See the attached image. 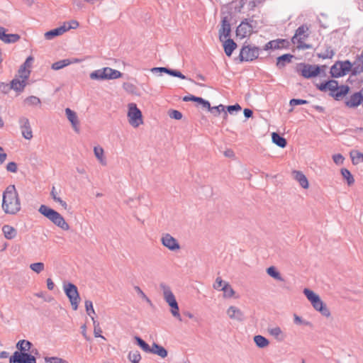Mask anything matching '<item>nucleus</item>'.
I'll use <instances>...</instances> for the list:
<instances>
[{"instance_id": "54", "label": "nucleus", "mask_w": 363, "mask_h": 363, "mask_svg": "<svg viewBox=\"0 0 363 363\" xmlns=\"http://www.w3.org/2000/svg\"><path fill=\"white\" fill-rule=\"evenodd\" d=\"M168 115L171 118L176 120H180L182 118V113L177 110H170L168 113Z\"/></svg>"}, {"instance_id": "39", "label": "nucleus", "mask_w": 363, "mask_h": 363, "mask_svg": "<svg viewBox=\"0 0 363 363\" xmlns=\"http://www.w3.org/2000/svg\"><path fill=\"white\" fill-rule=\"evenodd\" d=\"M284 42V40H271L268 42L264 49L265 50H271V49H279L282 46L283 43Z\"/></svg>"}, {"instance_id": "19", "label": "nucleus", "mask_w": 363, "mask_h": 363, "mask_svg": "<svg viewBox=\"0 0 363 363\" xmlns=\"http://www.w3.org/2000/svg\"><path fill=\"white\" fill-rule=\"evenodd\" d=\"M65 114L68 121L71 123L72 126L74 131L78 133L79 131V120L77 113L69 108H65Z\"/></svg>"}, {"instance_id": "41", "label": "nucleus", "mask_w": 363, "mask_h": 363, "mask_svg": "<svg viewBox=\"0 0 363 363\" xmlns=\"http://www.w3.org/2000/svg\"><path fill=\"white\" fill-rule=\"evenodd\" d=\"M220 291H223V297L225 298H231L235 295V291L229 283L224 284L223 287L220 289Z\"/></svg>"}, {"instance_id": "15", "label": "nucleus", "mask_w": 363, "mask_h": 363, "mask_svg": "<svg viewBox=\"0 0 363 363\" xmlns=\"http://www.w3.org/2000/svg\"><path fill=\"white\" fill-rule=\"evenodd\" d=\"M226 314L230 319L238 322H242L245 319L244 313L239 308L235 306H230L228 307L226 310Z\"/></svg>"}, {"instance_id": "50", "label": "nucleus", "mask_w": 363, "mask_h": 363, "mask_svg": "<svg viewBox=\"0 0 363 363\" xmlns=\"http://www.w3.org/2000/svg\"><path fill=\"white\" fill-rule=\"evenodd\" d=\"M30 268L37 274L40 273L45 269V265L43 262H35L30 264Z\"/></svg>"}, {"instance_id": "49", "label": "nucleus", "mask_w": 363, "mask_h": 363, "mask_svg": "<svg viewBox=\"0 0 363 363\" xmlns=\"http://www.w3.org/2000/svg\"><path fill=\"white\" fill-rule=\"evenodd\" d=\"M334 54V51L330 48H327L324 52L318 53V56L322 59H331Z\"/></svg>"}, {"instance_id": "61", "label": "nucleus", "mask_w": 363, "mask_h": 363, "mask_svg": "<svg viewBox=\"0 0 363 363\" xmlns=\"http://www.w3.org/2000/svg\"><path fill=\"white\" fill-rule=\"evenodd\" d=\"M67 24V27L65 26L66 28V31H68L70 29H75L79 26V23L75 20L68 21Z\"/></svg>"}, {"instance_id": "30", "label": "nucleus", "mask_w": 363, "mask_h": 363, "mask_svg": "<svg viewBox=\"0 0 363 363\" xmlns=\"http://www.w3.org/2000/svg\"><path fill=\"white\" fill-rule=\"evenodd\" d=\"M149 353L157 354L162 358H165L167 356V350L162 346L155 342L152 344V347H150Z\"/></svg>"}, {"instance_id": "58", "label": "nucleus", "mask_w": 363, "mask_h": 363, "mask_svg": "<svg viewBox=\"0 0 363 363\" xmlns=\"http://www.w3.org/2000/svg\"><path fill=\"white\" fill-rule=\"evenodd\" d=\"M225 111V106L222 104L219 105V106H214V107H211L210 111L216 115H218L220 112L222 111Z\"/></svg>"}, {"instance_id": "16", "label": "nucleus", "mask_w": 363, "mask_h": 363, "mask_svg": "<svg viewBox=\"0 0 363 363\" xmlns=\"http://www.w3.org/2000/svg\"><path fill=\"white\" fill-rule=\"evenodd\" d=\"M320 72L318 65H304L301 69V75L305 78H311L318 75Z\"/></svg>"}, {"instance_id": "12", "label": "nucleus", "mask_w": 363, "mask_h": 363, "mask_svg": "<svg viewBox=\"0 0 363 363\" xmlns=\"http://www.w3.org/2000/svg\"><path fill=\"white\" fill-rule=\"evenodd\" d=\"M10 363H36V359L28 353L15 352L10 357Z\"/></svg>"}, {"instance_id": "28", "label": "nucleus", "mask_w": 363, "mask_h": 363, "mask_svg": "<svg viewBox=\"0 0 363 363\" xmlns=\"http://www.w3.org/2000/svg\"><path fill=\"white\" fill-rule=\"evenodd\" d=\"M94 154L102 166H106L107 164V161L104 155V150L102 147L99 145L95 146L94 147Z\"/></svg>"}, {"instance_id": "8", "label": "nucleus", "mask_w": 363, "mask_h": 363, "mask_svg": "<svg viewBox=\"0 0 363 363\" xmlns=\"http://www.w3.org/2000/svg\"><path fill=\"white\" fill-rule=\"evenodd\" d=\"M352 64L349 60L337 61L330 68L332 77L337 78L348 74L352 71Z\"/></svg>"}, {"instance_id": "56", "label": "nucleus", "mask_w": 363, "mask_h": 363, "mask_svg": "<svg viewBox=\"0 0 363 363\" xmlns=\"http://www.w3.org/2000/svg\"><path fill=\"white\" fill-rule=\"evenodd\" d=\"M45 361L47 363H68L66 360L59 357H45Z\"/></svg>"}, {"instance_id": "13", "label": "nucleus", "mask_w": 363, "mask_h": 363, "mask_svg": "<svg viewBox=\"0 0 363 363\" xmlns=\"http://www.w3.org/2000/svg\"><path fill=\"white\" fill-rule=\"evenodd\" d=\"M34 58L32 56L27 57L24 63L20 67L18 74L16 76L24 80H28L30 74V67Z\"/></svg>"}, {"instance_id": "14", "label": "nucleus", "mask_w": 363, "mask_h": 363, "mask_svg": "<svg viewBox=\"0 0 363 363\" xmlns=\"http://www.w3.org/2000/svg\"><path fill=\"white\" fill-rule=\"evenodd\" d=\"M18 123L23 137L26 140H30L33 138V132L29 119L26 117H21L19 118Z\"/></svg>"}, {"instance_id": "33", "label": "nucleus", "mask_w": 363, "mask_h": 363, "mask_svg": "<svg viewBox=\"0 0 363 363\" xmlns=\"http://www.w3.org/2000/svg\"><path fill=\"white\" fill-rule=\"evenodd\" d=\"M2 232L4 237L8 240L13 239L17 235V230L9 225H4L2 227Z\"/></svg>"}, {"instance_id": "10", "label": "nucleus", "mask_w": 363, "mask_h": 363, "mask_svg": "<svg viewBox=\"0 0 363 363\" xmlns=\"http://www.w3.org/2000/svg\"><path fill=\"white\" fill-rule=\"evenodd\" d=\"M259 50L257 47L251 45H244L240 52V59L241 61H252L259 56Z\"/></svg>"}, {"instance_id": "22", "label": "nucleus", "mask_w": 363, "mask_h": 363, "mask_svg": "<svg viewBox=\"0 0 363 363\" xmlns=\"http://www.w3.org/2000/svg\"><path fill=\"white\" fill-rule=\"evenodd\" d=\"M363 101V95L361 92H357L352 94L350 99L346 101V105L350 108L358 106Z\"/></svg>"}, {"instance_id": "64", "label": "nucleus", "mask_w": 363, "mask_h": 363, "mask_svg": "<svg viewBox=\"0 0 363 363\" xmlns=\"http://www.w3.org/2000/svg\"><path fill=\"white\" fill-rule=\"evenodd\" d=\"M7 157V155L4 152L3 148L0 146V164L4 162Z\"/></svg>"}, {"instance_id": "26", "label": "nucleus", "mask_w": 363, "mask_h": 363, "mask_svg": "<svg viewBox=\"0 0 363 363\" xmlns=\"http://www.w3.org/2000/svg\"><path fill=\"white\" fill-rule=\"evenodd\" d=\"M338 83L335 80H329L325 83H322L320 84L317 85V87L319 90L322 91H326L327 90H330L332 93H335L337 90Z\"/></svg>"}, {"instance_id": "34", "label": "nucleus", "mask_w": 363, "mask_h": 363, "mask_svg": "<svg viewBox=\"0 0 363 363\" xmlns=\"http://www.w3.org/2000/svg\"><path fill=\"white\" fill-rule=\"evenodd\" d=\"M272 140L274 144L281 148H284L286 146L287 143L286 139L277 133H272Z\"/></svg>"}, {"instance_id": "3", "label": "nucleus", "mask_w": 363, "mask_h": 363, "mask_svg": "<svg viewBox=\"0 0 363 363\" xmlns=\"http://www.w3.org/2000/svg\"><path fill=\"white\" fill-rule=\"evenodd\" d=\"M160 289L162 291L163 298L171 307L172 315L177 318L179 321H182V318L179 313V306L170 286L165 283L162 282L160 284Z\"/></svg>"}, {"instance_id": "35", "label": "nucleus", "mask_w": 363, "mask_h": 363, "mask_svg": "<svg viewBox=\"0 0 363 363\" xmlns=\"http://www.w3.org/2000/svg\"><path fill=\"white\" fill-rule=\"evenodd\" d=\"M267 274L274 279L280 281H283L284 279L281 277L280 272L277 271L275 267L271 266L266 269Z\"/></svg>"}, {"instance_id": "11", "label": "nucleus", "mask_w": 363, "mask_h": 363, "mask_svg": "<svg viewBox=\"0 0 363 363\" xmlns=\"http://www.w3.org/2000/svg\"><path fill=\"white\" fill-rule=\"evenodd\" d=\"M160 240L162 245L170 251L175 252L180 250L179 242L169 233L162 234Z\"/></svg>"}, {"instance_id": "47", "label": "nucleus", "mask_w": 363, "mask_h": 363, "mask_svg": "<svg viewBox=\"0 0 363 363\" xmlns=\"http://www.w3.org/2000/svg\"><path fill=\"white\" fill-rule=\"evenodd\" d=\"M123 89L131 94H136L137 93V87L135 85H134L132 83L130 82H124L123 84Z\"/></svg>"}, {"instance_id": "2", "label": "nucleus", "mask_w": 363, "mask_h": 363, "mask_svg": "<svg viewBox=\"0 0 363 363\" xmlns=\"http://www.w3.org/2000/svg\"><path fill=\"white\" fill-rule=\"evenodd\" d=\"M38 211L61 229L64 230H68L69 229V224L57 211L45 205H41L39 207Z\"/></svg>"}, {"instance_id": "20", "label": "nucleus", "mask_w": 363, "mask_h": 363, "mask_svg": "<svg viewBox=\"0 0 363 363\" xmlns=\"http://www.w3.org/2000/svg\"><path fill=\"white\" fill-rule=\"evenodd\" d=\"M81 62L82 60L78 58L64 59L53 63L51 67L54 70H59L71 64L79 63Z\"/></svg>"}, {"instance_id": "38", "label": "nucleus", "mask_w": 363, "mask_h": 363, "mask_svg": "<svg viewBox=\"0 0 363 363\" xmlns=\"http://www.w3.org/2000/svg\"><path fill=\"white\" fill-rule=\"evenodd\" d=\"M340 172L342 177L347 181V185L352 186L354 183V179L351 172L346 168H342Z\"/></svg>"}, {"instance_id": "57", "label": "nucleus", "mask_w": 363, "mask_h": 363, "mask_svg": "<svg viewBox=\"0 0 363 363\" xmlns=\"http://www.w3.org/2000/svg\"><path fill=\"white\" fill-rule=\"evenodd\" d=\"M308 101L303 100V99H291L289 101V104L291 106H297V105H303L308 104Z\"/></svg>"}, {"instance_id": "53", "label": "nucleus", "mask_w": 363, "mask_h": 363, "mask_svg": "<svg viewBox=\"0 0 363 363\" xmlns=\"http://www.w3.org/2000/svg\"><path fill=\"white\" fill-rule=\"evenodd\" d=\"M228 282L224 281L222 280L221 277H218L216 279L214 284H213V287L216 290H220L221 288L223 287L224 284H228Z\"/></svg>"}, {"instance_id": "46", "label": "nucleus", "mask_w": 363, "mask_h": 363, "mask_svg": "<svg viewBox=\"0 0 363 363\" xmlns=\"http://www.w3.org/2000/svg\"><path fill=\"white\" fill-rule=\"evenodd\" d=\"M91 320L93 321V325H94V336L96 337H101L103 339H105L104 337L101 335L102 333V330L99 326V323L95 320L94 317H91Z\"/></svg>"}, {"instance_id": "27", "label": "nucleus", "mask_w": 363, "mask_h": 363, "mask_svg": "<svg viewBox=\"0 0 363 363\" xmlns=\"http://www.w3.org/2000/svg\"><path fill=\"white\" fill-rule=\"evenodd\" d=\"M230 33V25L225 20L223 19L222 21V25L220 28L219 29V39L220 41H223L224 38H227Z\"/></svg>"}, {"instance_id": "43", "label": "nucleus", "mask_w": 363, "mask_h": 363, "mask_svg": "<svg viewBox=\"0 0 363 363\" xmlns=\"http://www.w3.org/2000/svg\"><path fill=\"white\" fill-rule=\"evenodd\" d=\"M293 56L290 54L283 55L277 58V66L283 67L286 62H290Z\"/></svg>"}, {"instance_id": "37", "label": "nucleus", "mask_w": 363, "mask_h": 363, "mask_svg": "<svg viewBox=\"0 0 363 363\" xmlns=\"http://www.w3.org/2000/svg\"><path fill=\"white\" fill-rule=\"evenodd\" d=\"M349 87L347 86H337V90L335 93H332L331 95L337 100H339L340 98L345 96L349 91Z\"/></svg>"}, {"instance_id": "45", "label": "nucleus", "mask_w": 363, "mask_h": 363, "mask_svg": "<svg viewBox=\"0 0 363 363\" xmlns=\"http://www.w3.org/2000/svg\"><path fill=\"white\" fill-rule=\"evenodd\" d=\"M135 340L138 345V346L145 352L149 353V351H150V347L147 343H146L143 339H141L140 337L135 336Z\"/></svg>"}, {"instance_id": "25", "label": "nucleus", "mask_w": 363, "mask_h": 363, "mask_svg": "<svg viewBox=\"0 0 363 363\" xmlns=\"http://www.w3.org/2000/svg\"><path fill=\"white\" fill-rule=\"evenodd\" d=\"M267 332L278 341H283L286 337L285 333L279 326L268 327Z\"/></svg>"}, {"instance_id": "4", "label": "nucleus", "mask_w": 363, "mask_h": 363, "mask_svg": "<svg viewBox=\"0 0 363 363\" xmlns=\"http://www.w3.org/2000/svg\"><path fill=\"white\" fill-rule=\"evenodd\" d=\"M303 294L315 311L320 312L325 317L330 316V310L317 294L309 289H304Z\"/></svg>"}, {"instance_id": "17", "label": "nucleus", "mask_w": 363, "mask_h": 363, "mask_svg": "<svg viewBox=\"0 0 363 363\" xmlns=\"http://www.w3.org/2000/svg\"><path fill=\"white\" fill-rule=\"evenodd\" d=\"M252 26L247 22L242 21L237 28L236 35L240 38H244L251 35Z\"/></svg>"}, {"instance_id": "9", "label": "nucleus", "mask_w": 363, "mask_h": 363, "mask_svg": "<svg viewBox=\"0 0 363 363\" xmlns=\"http://www.w3.org/2000/svg\"><path fill=\"white\" fill-rule=\"evenodd\" d=\"M64 289L69 299L73 310L76 311L80 299L77 286L73 284L69 283L64 286Z\"/></svg>"}, {"instance_id": "48", "label": "nucleus", "mask_w": 363, "mask_h": 363, "mask_svg": "<svg viewBox=\"0 0 363 363\" xmlns=\"http://www.w3.org/2000/svg\"><path fill=\"white\" fill-rule=\"evenodd\" d=\"M128 359L133 363H139L141 359L140 354L138 351L130 352Z\"/></svg>"}, {"instance_id": "59", "label": "nucleus", "mask_w": 363, "mask_h": 363, "mask_svg": "<svg viewBox=\"0 0 363 363\" xmlns=\"http://www.w3.org/2000/svg\"><path fill=\"white\" fill-rule=\"evenodd\" d=\"M333 160L336 164H342L345 158L341 154H336L333 156Z\"/></svg>"}, {"instance_id": "44", "label": "nucleus", "mask_w": 363, "mask_h": 363, "mask_svg": "<svg viewBox=\"0 0 363 363\" xmlns=\"http://www.w3.org/2000/svg\"><path fill=\"white\" fill-rule=\"evenodd\" d=\"M31 345L32 344L29 341L23 340L18 341L17 343V347L21 351V352H25L30 350Z\"/></svg>"}, {"instance_id": "31", "label": "nucleus", "mask_w": 363, "mask_h": 363, "mask_svg": "<svg viewBox=\"0 0 363 363\" xmlns=\"http://www.w3.org/2000/svg\"><path fill=\"white\" fill-rule=\"evenodd\" d=\"M223 48L227 56H231L233 52L237 48V44L232 39H226L223 40Z\"/></svg>"}, {"instance_id": "55", "label": "nucleus", "mask_w": 363, "mask_h": 363, "mask_svg": "<svg viewBox=\"0 0 363 363\" xmlns=\"http://www.w3.org/2000/svg\"><path fill=\"white\" fill-rule=\"evenodd\" d=\"M135 290L137 292V294L141 297V298L145 300L149 304H152V302L150 300V298L145 294V293L141 290V289L139 286H135Z\"/></svg>"}, {"instance_id": "24", "label": "nucleus", "mask_w": 363, "mask_h": 363, "mask_svg": "<svg viewBox=\"0 0 363 363\" xmlns=\"http://www.w3.org/2000/svg\"><path fill=\"white\" fill-rule=\"evenodd\" d=\"M26 85V80L15 77V78L11 82L10 88L17 92H22Z\"/></svg>"}, {"instance_id": "5", "label": "nucleus", "mask_w": 363, "mask_h": 363, "mask_svg": "<svg viewBox=\"0 0 363 363\" xmlns=\"http://www.w3.org/2000/svg\"><path fill=\"white\" fill-rule=\"evenodd\" d=\"M122 74L120 71L106 67L91 72L89 77L93 80H109L118 79Z\"/></svg>"}, {"instance_id": "60", "label": "nucleus", "mask_w": 363, "mask_h": 363, "mask_svg": "<svg viewBox=\"0 0 363 363\" xmlns=\"http://www.w3.org/2000/svg\"><path fill=\"white\" fill-rule=\"evenodd\" d=\"M6 169L8 172H11L13 173L16 172L17 171V164L14 162H9L6 165Z\"/></svg>"}, {"instance_id": "32", "label": "nucleus", "mask_w": 363, "mask_h": 363, "mask_svg": "<svg viewBox=\"0 0 363 363\" xmlns=\"http://www.w3.org/2000/svg\"><path fill=\"white\" fill-rule=\"evenodd\" d=\"M66 32V28L65 26H60L57 28L49 30L45 33V38L47 40H51L56 36H59L62 35Z\"/></svg>"}, {"instance_id": "18", "label": "nucleus", "mask_w": 363, "mask_h": 363, "mask_svg": "<svg viewBox=\"0 0 363 363\" xmlns=\"http://www.w3.org/2000/svg\"><path fill=\"white\" fill-rule=\"evenodd\" d=\"M151 72L152 73L156 72H164L166 74H168L171 76L176 77L178 78H180L182 79H185L186 77L179 70L177 69H171L167 67H154L151 69Z\"/></svg>"}, {"instance_id": "62", "label": "nucleus", "mask_w": 363, "mask_h": 363, "mask_svg": "<svg viewBox=\"0 0 363 363\" xmlns=\"http://www.w3.org/2000/svg\"><path fill=\"white\" fill-rule=\"evenodd\" d=\"M228 111L231 114L233 113V111H238L241 110V106L239 104H235L232 106H228L227 107Z\"/></svg>"}, {"instance_id": "63", "label": "nucleus", "mask_w": 363, "mask_h": 363, "mask_svg": "<svg viewBox=\"0 0 363 363\" xmlns=\"http://www.w3.org/2000/svg\"><path fill=\"white\" fill-rule=\"evenodd\" d=\"M294 323L297 325H301V324L308 325V322L303 321L302 320V318L296 314L294 315Z\"/></svg>"}, {"instance_id": "52", "label": "nucleus", "mask_w": 363, "mask_h": 363, "mask_svg": "<svg viewBox=\"0 0 363 363\" xmlns=\"http://www.w3.org/2000/svg\"><path fill=\"white\" fill-rule=\"evenodd\" d=\"M352 161L354 164H357L361 162H363V153L355 152L351 153Z\"/></svg>"}, {"instance_id": "29", "label": "nucleus", "mask_w": 363, "mask_h": 363, "mask_svg": "<svg viewBox=\"0 0 363 363\" xmlns=\"http://www.w3.org/2000/svg\"><path fill=\"white\" fill-rule=\"evenodd\" d=\"M60 192H61V190L60 189H57V188L55 186H52V189H51V191H50V196L52 197V199L57 203H60L61 205V206L64 208V209H67V204L65 201H64L63 200L61 199V198L59 196V195L60 194Z\"/></svg>"}, {"instance_id": "40", "label": "nucleus", "mask_w": 363, "mask_h": 363, "mask_svg": "<svg viewBox=\"0 0 363 363\" xmlns=\"http://www.w3.org/2000/svg\"><path fill=\"white\" fill-rule=\"evenodd\" d=\"M20 39V35L18 34H5L3 35L1 38V41L5 43H14L18 41Z\"/></svg>"}, {"instance_id": "36", "label": "nucleus", "mask_w": 363, "mask_h": 363, "mask_svg": "<svg viewBox=\"0 0 363 363\" xmlns=\"http://www.w3.org/2000/svg\"><path fill=\"white\" fill-rule=\"evenodd\" d=\"M254 342L259 348L267 347L269 345V341L262 335H257L254 337Z\"/></svg>"}, {"instance_id": "23", "label": "nucleus", "mask_w": 363, "mask_h": 363, "mask_svg": "<svg viewBox=\"0 0 363 363\" xmlns=\"http://www.w3.org/2000/svg\"><path fill=\"white\" fill-rule=\"evenodd\" d=\"M352 64V74H359L363 72V52L358 55Z\"/></svg>"}, {"instance_id": "51", "label": "nucleus", "mask_w": 363, "mask_h": 363, "mask_svg": "<svg viewBox=\"0 0 363 363\" xmlns=\"http://www.w3.org/2000/svg\"><path fill=\"white\" fill-rule=\"evenodd\" d=\"M85 308L88 315L90 316L91 318L94 317V315H95V311L93 307L92 301L86 300L85 301Z\"/></svg>"}, {"instance_id": "42", "label": "nucleus", "mask_w": 363, "mask_h": 363, "mask_svg": "<svg viewBox=\"0 0 363 363\" xmlns=\"http://www.w3.org/2000/svg\"><path fill=\"white\" fill-rule=\"evenodd\" d=\"M24 102L29 106H40L41 104L40 99L35 96H30L27 97Z\"/></svg>"}, {"instance_id": "6", "label": "nucleus", "mask_w": 363, "mask_h": 363, "mask_svg": "<svg viewBox=\"0 0 363 363\" xmlns=\"http://www.w3.org/2000/svg\"><path fill=\"white\" fill-rule=\"evenodd\" d=\"M308 29L306 25H302L296 29L291 41L294 44H297V48L303 50L311 48V45L306 44L303 42L308 37Z\"/></svg>"}, {"instance_id": "1", "label": "nucleus", "mask_w": 363, "mask_h": 363, "mask_svg": "<svg viewBox=\"0 0 363 363\" xmlns=\"http://www.w3.org/2000/svg\"><path fill=\"white\" fill-rule=\"evenodd\" d=\"M1 207L6 214L15 215L21 210V201L14 185H9L3 193Z\"/></svg>"}, {"instance_id": "21", "label": "nucleus", "mask_w": 363, "mask_h": 363, "mask_svg": "<svg viewBox=\"0 0 363 363\" xmlns=\"http://www.w3.org/2000/svg\"><path fill=\"white\" fill-rule=\"evenodd\" d=\"M292 175L294 179L298 182V184L302 188L305 189H308V180L302 172L294 170L292 172Z\"/></svg>"}, {"instance_id": "7", "label": "nucleus", "mask_w": 363, "mask_h": 363, "mask_svg": "<svg viewBox=\"0 0 363 363\" xmlns=\"http://www.w3.org/2000/svg\"><path fill=\"white\" fill-rule=\"evenodd\" d=\"M128 108L127 116L128 123L133 127L138 128L143 123L142 112L134 103H130L128 105Z\"/></svg>"}]
</instances>
